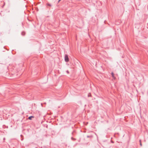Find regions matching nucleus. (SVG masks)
Instances as JSON below:
<instances>
[{"instance_id": "39448f33", "label": "nucleus", "mask_w": 148, "mask_h": 148, "mask_svg": "<svg viewBox=\"0 0 148 148\" xmlns=\"http://www.w3.org/2000/svg\"><path fill=\"white\" fill-rule=\"evenodd\" d=\"M91 95L89 93V94H88V97H91Z\"/></svg>"}, {"instance_id": "7ed1b4c3", "label": "nucleus", "mask_w": 148, "mask_h": 148, "mask_svg": "<svg viewBox=\"0 0 148 148\" xmlns=\"http://www.w3.org/2000/svg\"><path fill=\"white\" fill-rule=\"evenodd\" d=\"M34 117L33 116H31L29 117L28 119L30 120H31L32 119V118H33Z\"/></svg>"}, {"instance_id": "423d86ee", "label": "nucleus", "mask_w": 148, "mask_h": 148, "mask_svg": "<svg viewBox=\"0 0 148 148\" xmlns=\"http://www.w3.org/2000/svg\"><path fill=\"white\" fill-rule=\"evenodd\" d=\"M48 5L49 6H51V5L50 4H48Z\"/></svg>"}, {"instance_id": "0eeeda50", "label": "nucleus", "mask_w": 148, "mask_h": 148, "mask_svg": "<svg viewBox=\"0 0 148 148\" xmlns=\"http://www.w3.org/2000/svg\"><path fill=\"white\" fill-rule=\"evenodd\" d=\"M61 0H59L58 1V2H59Z\"/></svg>"}, {"instance_id": "6e6552de", "label": "nucleus", "mask_w": 148, "mask_h": 148, "mask_svg": "<svg viewBox=\"0 0 148 148\" xmlns=\"http://www.w3.org/2000/svg\"><path fill=\"white\" fill-rule=\"evenodd\" d=\"M67 72L68 73H69V71H67Z\"/></svg>"}, {"instance_id": "f03ea898", "label": "nucleus", "mask_w": 148, "mask_h": 148, "mask_svg": "<svg viewBox=\"0 0 148 148\" xmlns=\"http://www.w3.org/2000/svg\"><path fill=\"white\" fill-rule=\"evenodd\" d=\"M111 75H112V77L113 79H116V77H115V76H114V74L113 72H112L111 73Z\"/></svg>"}, {"instance_id": "20e7f679", "label": "nucleus", "mask_w": 148, "mask_h": 148, "mask_svg": "<svg viewBox=\"0 0 148 148\" xmlns=\"http://www.w3.org/2000/svg\"><path fill=\"white\" fill-rule=\"evenodd\" d=\"M140 143V145L141 146H142V145L141 143V140H139Z\"/></svg>"}, {"instance_id": "f257e3e1", "label": "nucleus", "mask_w": 148, "mask_h": 148, "mask_svg": "<svg viewBox=\"0 0 148 148\" xmlns=\"http://www.w3.org/2000/svg\"><path fill=\"white\" fill-rule=\"evenodd\" d=\"M65 60L66 62H68L69 61V59L67 55H65L64 56Z\"/></svg>"}]
</instances>
